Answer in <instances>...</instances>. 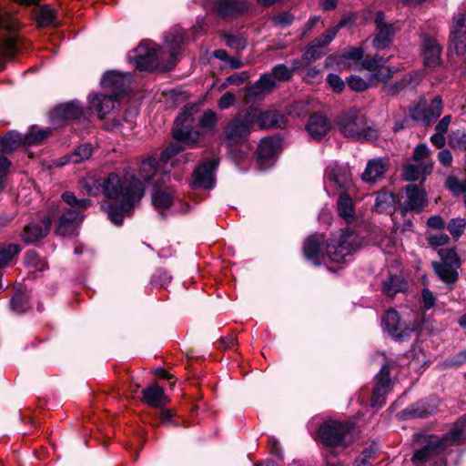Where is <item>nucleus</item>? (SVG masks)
Segmentation results:
<instances>
[{"label": "nucleus", "instance_id": "obj_38", "mask_svg": "<svg viewBox=\"0 0 466 466\" xmlns=\"http://www.w3.org/2000/svg\"><path fill=\"white\" fill-rule=\"evenodd\" d=\"M91 155L92 147L89 145H82L76 148L73 153L65 157L66 161L62 162L61 165L66 163L78 164L90 158Z\"/></svg>", "mask_w": 466, "mask_h": 466}, {"label": "nucleus", "instance_id": "obj_29", "mask_svg": "<svg viewBox=\"0 0 466 466\" xmlns=\"http://www.w3.org/2000/svg\"><path fill=\"white\" fill-rule=\"evenodd\" d=\"M432 171L431 162L421 164H408L403 169V178L407 181L425 180L426 177Z\"/></svg>", "mask_w": 466, "mask_h": 466}, {"label": "nucleus", "instance_id": "obj_13", "mask_svg": "<svg viewBox=\"0 0 466 466\" xmlns=\"http://www.w3.org/2000/svg\"><path fill=\"white\" fill-rule=\"evenodd\" d=\"M427 194L421 186L410 184L405 187V199L400 204L402 213L420 212L427 205Z\"/></svg>", "mask_w": 466, "mask_h": 466}, {"label": "nucleus", "instance_id": "obj_17", "mask_svg": "<svg viewBox=\"0 0 466 466\" xmlns=\"http://www.w3.org/2000/svg\"><path fill=\"white\" fill-rule=\"evenodd\" d=\"M217 166V160H209L199 166L194 172V185L202 188H211L214 186V171Z\"/></svg>", "mask_w": 466, "mask_h": 466}, {"label": "nucleus", "instance_id": "obj_63", "mask_svg": "<svg viewBox=\"0 0 466 466\" xmlns=\"http://www.w3.org/2000/svg\"><path fill=\"white\" fill-rule=\"evenodd\" d=\"M464 185H465V182L461 184L456 177H450L446 180L447 187L450 190H451L454 194H458L461 192L463 193L462 188H463Z\"/></svg>", "mask_w": 466, "mask_h": 466}, {"label": "nucleus", "instance_id": "obj_22", "mask_svg": "<svg viewBox=\"0 0 466 466\" xmlns=\"http://www.w3.org/2000/svg\"><path fill=\"white\" fill-rule=\"evenodd\" d=\"M213 10L220 16L227 17L243 12L246 0H211Z\"/></svg>", "mask_w": 466, "mask_h": 466}, {"label": "nucleus", "instance_id": "obj_5", "mask_svg": "<svg viewBox=\"0 0 466 466\" xmlns=\"http://www.w3.org/2000/svg\"><path fill=\"white\" fill-rule=\"evenodd\" d=\"M254 112L246 110L238 113L224 127L223 140L230 152L248 142V137L254 129L252 124V119L255 117Z\"/></svg>", "mask_w": 466, "mask_h": 466}, {"label": "nucleus", "instance_id": "obj_47", "mask_svg": "<svg viewBox=\"0 0 466 466\" xmlns=\"http://www.w3.org/2000/svg\"><path fill=\"white\" fill-rule=\"evenodd\" d=\"M388 61L387 59H383L381 56H375L373 57H367L361 61L360 66H357V69H366L370 72H376V70L380 67V64H385Z\"/></svg>", "mask_w": 466, "mask_h": 466}, {"label": "nucleus", "instance_id": "obj_33", "mask_svg": "<svg viewBox=\"0 0 466 466\" xmlns=\"http://www.w3.org/2000/svg\"><path fill=\"white\" fill-rule=\"evenodd\" d=\"M432 267L439 278L447 284L454 283L458 279L459 267L451 264L432 262Z\"/></svg>", "mask_w": 466, "mask_h": 466}, {"label": "nucleus", "instance_id": "obj_50", "mask_svg": "<svg viewBox=\"0 0 466 466\" xmlns=\"http://www.w3.org/2000/svg\"><path fill=\"white\" fill-rule=\"evenodd\" d=\"M137 52H138V55H137V58L136 64H137V66L138 68L144 69L147 66L152 64L153 57L156 55L155 49H150L147 52V54L146 55V54H144V47L143 46H139Z\"/></svg>", "mask_w": 466, "mask_h": 466}, {"label": "nucleus", "instance_id": "obj_31", "mask_svg": "<svg viewBox=\"0 0 466 466\" xmlns=\"http://www.w3.org/2000/svg\"><path fill=\"white\" fill-rule=\"evenodd\" d=\"M395 203L396 196L387 189H382L376 194L374 208L380 213L391 212Z\"/></svg>", "mask_w": 466, "mask_h": 466}, {"label": "nucleus", "instance_id": "obj_40", "mask_svg": "<svg viewBox=\"0 0 466 466\" xmlns=\"http://www.w3.org/2000/svg\"><path fill=\"white\" fill-rule=\"evenodd\" d=\"M298 68H299L298 62H294L292 68H289L287 66H285L283 64H279V65L276 66L275 67H273L271 74H268V75L273 78V80L275 82H276V80L287 81L292 76L294 71L297 70Z\"/></svg>", "mask_w": 466, "mask_h": 466}, {"label": "nucleus", "instance_id": "obj_54", "mask_svg": "<svg viewBox=\"0 0 466 466\" xmlns=\"http://www.w3.org/2000/svg\"><path fill=\"white\" fill-rule=\"evenodd\" d=\"M439 255L441 258L440 263L451 264L457 267L460 266L459 258L453 248H441Z\"/></svg>", "mask_w": 466, "mask_h": 466}, {"label": "nucleus", "instance_id": "obj_39", "mask_svg": "<svg viewBox=\"0 0 466 466\" xmlns=\"http://www.w3.org/2000/svg\"><path fill=\"white\" fill-rule=\"evenodd\" d=\"M157 161L155 158L144 159L139 167V176L146 182H151L155 176H157Z\"/></svg>", "mask_w": 466, "mask_h": 466}, {"label": "nucleus", "instance_id": "obj_19", "mask_svg": "<svg viewBox=\"0 0 466 466\" xmlns=\"http://www.w3.org/2000/svg\"><path fill=\"white\" fill-rule=\"evenodd\" d=\"M278 144V140L273 137H267L260 141L258 147V160L263 168L273 164Z\"/></svg>", "mask_w": 466, "mask_h": 466}, {"label": "nucleus", "instance_id": "obj_12", "mask_svg": "<svg viewBox=\"0 0 466 466\" xmlns=\"http://www.w3.org/2000/svg\"><path fill=\"white\" fill-rule=\"evenodd\" d=\"M374 23L376 25V34L372 41L373 46L378 50H382L388 47L391 43L398 27L395 24L388 23L381 11H378L374 14Z\"/></svg>", "mask_w": 466, "mask_h": 466}, {"label": "nucleus", "instance_id": "obj_10", "mask_svg": "<svg viewBox=\"0 0 466 466\" xmlns=\"http://www.w3.org/2000/svg\"><path fill=\"white\" fill-rule=\"evenodd\" d=\"M16 20L0 11V59H11L16 52Z\"/></svg>", "mask_w": 466, "mask_h": 466}, {"label": "nucleus", "instance_id": "obj_41", "mask_svg": "<svg viewBox=\"0 0 466 466\" xmlns=\"http://www.w3.org/2000/svg\"><path fill=\"white\" fill-rule=\"evenodd\" d=\"M420 80V73H412L405 76L400 83H396L393 86H385V90L388 94L395 95L405 86L412 84H417Z\"/></svg>", "mask_w": 466, "mask_h": 466}, {"label": "nucleus", "instance_id": "obj_25", "mask_svg": "<svg viewBox=\"0 0 466 466\" xmlns=\"http://www.w3.org/2000/svg\"><path fill=\"white\" fill-rule=\"evenodd\" d=\"M306 128L312 138L319 140L329 132L330 124L325 116L316 114L310 116Z\"/></svg>", "mask_w": 466, "mask_h": 466}, {"label": "nucleus", "instance_id": "obj_37", "mask_svg": "<svg viewBox=\"0 0 466 466\" xmlns=\"http://www.w3.org/2000/svg\"><path fill=\"white\" fill-rule=\"evenodd\" d=\"M337 208L339 217L344 218L347 222H350L355 215L352 199L347 194H340Z\"/></svg>", "mask_w": 466, "mask_h": 466}, {"label": "nucleus", "instance_id": "obj_20", "mask_svg": "<svg viewBox=\"0 0 466 466\" xmlns=\"http://www.w3.org/2000/svg\"><path fill=\"white\" fill-rule=\"evenodd\" d=\"M50 226L51 220L48 218H45L39 222L28 224L24 229V241L32 243L45 238L50 229Z\"/></svg>", "mask_w": 466, "mask_h": 466}, {"label": "nucleus", "instance_id": "obj_34", "mask_svg": "<svg viewBox=\"0 0 466 466\" xmlns=\"http://www.w3.org/2000/svg\"><path fill=\"white\" fill-rule=\"evenodd\" d=\"M143 397L145 401L152 407H160L166 400L164 389L157 385H152L145 389Z\"/></svg>", "mask_w": 466, "mask_h": 466}, {"label": "nucleus", "instance_id": "obj_42", "mask_svg": "<svg viewBox=\"0 0 466 466\" xmlns=\"http://www.w3.org/2000/svg\"><path fill=\"white\" fill-rule=\"evenodd\" d=\"M50 134L51 130L49 128L39 129L34 127L24 137V144L27 146L37 145L49 137Z\"/></svg>", "mask_w": 466, "mask_h": 466}, {"label": "nucleus", "instance_id": "obj_28", "mask_svg": "<svg viewBox=\"0 0 466 466\" xmlns=\"http://www.w3.org/2000/svg\"><path fill=\"white\" fill-rule=\"evenodd\" d=\"M387 169L388 164L384 159H371L368 162L366 168L362 173V180L365 182H375L383 177Z\"/></svg>", "mask_w": 466, "mask_h": 466}, {"label": "nucleus", "instance_id": "obj_60", "mask_svg": "<svg viewBox=\"0 0 466 466\" xmlns=\"http://www.w3.org/2000/svg\"><path fill=\"white\" fill-rule=\"evenodd\" d=\"M430 156V149L426 144H419L413 151V159L416 162L423 160Z\"/></svg>", "mask_w": 466, "mask_h": 466}, {"label": "nucleus", "instance_id": "obj_27", "mask_svg": "<svg viewBox=\"0 0 466 466\" xmlns=\"http://www.w3.org/2000/svg\"><path fill=\"white\" fill-rule=\"evenodd\" d=\"M276 86V83L269 75H263L254 85L247 89V97L259 99L265 94L270 92Z\"/></svg>", "mask_w": 466, "mask_h": 466}, {"label": "nucleus", "instance_id": "obj_51", "mask_svg": "<svg viewBox=\"0 0 466 466\" xmlns=\"http://www.w3.org/2000/svg\"><path fill=\"white\" fill-rule=\"evenodd\" d=\"M347 83L352 90L358 92L365 91L372 85V81H370V79L366 81L359 76H351L348 78Z\"/></svg>", "mask_w": 466, "mask_h": 466}, {"label": "nucleus", "instance_id": "obj_46", "mask_svg": "<svg viewBox=\"0 0 466 466\" xmlns=\"http://www.w3.org/2000/svg\"><path fill=\"white\" fill-rule=\"evenodd\" d=\"M55 11L48 6H42L37 15V22L41 26L55 25Z\"/></svg>", "mask_w": 466, "mask_h": 466}, {"label": "nucleus", "instance_id": "obj_9", "mask_svg": "<svg viewBox=\"0 0 466 466\" xmlns=\"http://www.w3.org/2000/svg\"><path fill=\"white\" fill-rule=\"evenodd\" d=\"M360 246L359 236L353 231H341L334 235L327 245V255L334 263H342L346 257L355 252Z\"/></svg>", "mask_w": 466, "mask_h": 466}, {"label": "nucleus", "instance_id": "obj_48", "mask_svg": "<svg viewBox=\"0 0 466 466\" xmlns=\"http://www.w3.org/2000/svg\"><path fill=\"white\" fill-rule=\"evenodd\" d=\"M397 72V68L390 67L384 66V64H380V67L376 70L373 75V77L370 78V81H379V82H386L390 80L394 74Z\"/></svg>", "mask_w": 466, "mask_h": 466}, {"label": "nucleus", "instance_id": "obj_6", "mask_svg": "<svg viewBox=\"0 0 466 466\" xmlns=\"http://www.w3.org/2000/svg\"><path fill=\"white\" fill-rule=\"evenodd\" d=\"M466 442V416L460 419L445 438L431 436L427 445L414 453L413 461H422L431 452H438L447 449L451 445Z\"/></svg>", "mask_w": 466, "mask_h": 466}, {"label": "nucleus", "instance_id": "obj_61", "mask_svg": "<svg viewBox=\"0 0 466 466\" xmlns=\"http://www.w3.org/2000/svg\"><path fill=\"white\" fill-rule=\"evenodd\" d=\"M327 80L334 92L339 93L345 86L343 80L335 74H329Z\"/></svg>", "mask_w": 466, "mask_h": 466}, {"label": "nucleus", "instance_id": "obj_16", "mask_svg": "<svg viewBox=\"0 0 466 466\" xmlns=\"http://www.w3.org/2000/svg\"><path fill=\"white\" fill-rule=\"evenodd\" d=\"M382 325L391 335L400 339L407 335L408 330H415L420 327L419 324H414L411 328L404 329L398 312L393 309H389L385 313L382 319Z\"/></svg>", "mask_w": 466, "mask_h": 466}, {"label": "nucleus", "instance_id": "obj_24", "mask_svg": "<svg viewBox=\"0 0 466 466\" xmlns=\"http://www.w3.org/2000/svg\"><path fill=\"white\" fill-rule=\"evenodd\" d=\"M326 177L341 189H348L351 185L350 170L344 167L329 166L326 170Z\"/></svg>", "mask_w": 466, "mask_h": 466}, {"label": "nucleus", "instance_id": "obj_3", "mask_svg": "<svg viewBox=\"0 0 466 466\" xmlns=\"http://www.w3.org/2000/svg\"><path fill=\"white\" fill-rule=\"evenodd\" d=\"M193 122L192 114L186 107L175 120L172 135L176 142L170 144L161 153L160 158L163 162H167L175 155L184 150L182 144L192 147L198 141L200 134L198 130L191 128Z\"/></svg>", "mask_w": 466, "mask_h": 466}, {"label": "nucleus", "instance_id": "obj_59", "mask_svg": "<svg viewBox=\"0 0 466 466\" xmlns=\"http://www.w3.org/2000/svg\"><path fill=\"white\" fill-rule=\"evenodd\" d=\"M449 239L448 235L444 233L432 234L428 238L429 244L432 247L443 246L448 243Z\"/></svg>", "mask_w": 466, "mask_h": 466}, {"label": "nucleus", "instance_id": "obj_32", "mask_svg": "<svg viewBox=\"0 0 466 466\" xmlns=\"http://www.w3.org/2000/svg\"><path fill=\"white\" fill-rule=\"evenodd\" d=\"M55 114L60 118H74L78 120L84 116L82 106L76 101L58 106L55 109Z\"/></svg>", "mask_w": 466, "mask_h": 466}, {"label": "nucleus", "instance_id": "obj_2", "mask_svg": "<svg viewBox=\"0 0 466 466\" xmlns=\"http://www.w3.org/2000/svg\"><path fill=\"white\" fill-rule=\"evenodd\" d=\"M193 122L192 114L186 107L175 120L172 135L176 142L170 144L161 153L160 158L163 162H167L175 155L184 150L182 144L192 147L198 141L200 134L198 130L191 128Z\"/></svg>", "mask_w": 466, "mask_h": 466}, {"label": "nucleus", "instance_id": "obj_36", "mask_svg": "<svg viewBox=\"0 0 466 466\" xmlns=\"http://www.w3.org/2000/svg\"><path fill=\"white\" fill-rule=\"evenodd\" d=\"M21 144H24V137L15 131H11L0 138V150L9 153L15 150Z\"/></svg>", "mask_w": 466, "mask_h": 466}, {"label": "nucleus", "instance_id": "obj_56", "mask_svg": "<svg viewBox=\"0 0 466 466\" xmlns=\"http://www.w3.org/2000/svg\"><path fill=\"white\" fill-rule=\"evenodd\" d=\"M249 78V74L247 71H242L240 73H236L232 76H229L226 78V83L222 86V87H226L227 85H235L239 86L246 82Z\"/></svg>", "mask_w": 466, "mask_h": 466}, {"label": "nucleus", "instance_id": "obj_49", "mask_svg": "<svg viewBox=\"0 0 466 466\" xmlns=\"http://www.w3.org/2000/svg\"><path fill=\"white\" fill-rule=\"evenodd\" d=\"M218 121V116L213 110L205 111L200 116L198 123L204 129H213Z\"/></svg>", "mask_w": 466, "mask_h": 466}, {"label": "nucleus", "instance_id": "obj_64", "mask_svg": "<svg viewBox=\"0 0 466 466\" xmlns=\"http://www.w3.org/2000/svg\"><path fill=\"white\" fill-rule=\"evenodd\" d=\"M422 302L426 309H431L435 304V297L433 296L432 292L428 289H424L422 290Z\"/></svg>", "mask_w": 466, "mask_h": 466}, {"label": "nucleus", "instance_id": "obj_7", "mask_svg": "<svg viewBox=\"0 0 466 466\" xmlns=\"http://www.w3.org/2000/svg\"><path fill=\"white\" fill-rule=\"evenodd\" d=\"M317 438L328 447L345 449L354 441L355 436L351 425L329 420L319 427Z\"/></svg>", "mask_w": 466, "mask_h": 466}, {"label": "nucleus", "instance_id": "obj_57", "mask_svg": "<svg viewBox=\"0 0 466 466\" xmlns=\"http://www.w3.org/2000/svg\"><path fill=\"white\" fill-rule=\"evenodd\" d=\"M364 56V51L361 47H350L342 56V59H350L360 62Z\"/></svg>", "mask_w": 466, "mask_h": 466}, {"label": "nucleus", "instance_id": "obj_14", "mask_svg": "<svg viewBox=\"0 0 466 466\" xmlns=\"http://www.w3.org/2000/svg\"><path fill=\"white\" fill-rule=\"evenodd\" d=\"M247 111H255L252 119L253 126L257 123L260 128L285 127L287 120L285 116L276 110L261 111L256 107H249Z\"/></svg>", "mask_w": 466, "mask_h": 466}, {"label": "nucleus", "instance_id": "obj_21", "mask_svg": "<svg viewBox=\"0 0 466 466\" xmlns=\"http://www.w3.org/2000/svg\"><path fill=\"white\" fill-rule=\"evenodd\" d=\"M131 79L129 73L122 74L117 71H110L103 76L101 84L104 87L120 92L129 86Z\"/></svg>", "mask_w": 466, "mask_h": 466}, {"label": "nucleus", "instance_id": "obj_4", "mask_svg": "<svg viewBox=\"0 0 466 466\" xmlns=\"http://www.w3.org/2000/svg\"><path fill=\"white\" fill-rule=\"evenodd\" d=\"M336 125L339 131L348 138L370 140L378 137L377 130L356 108H350L341 114L337 118Z\"/></svg>", "mask_w": 466, "mask_h": 466}, {"label": "nucleus", "instance_id": "obj_53", "mask_svg": "<svg viewBox=\"0 0 466 466\" xmlns=\"http://www.w3.org/2000/svg\"><path fill=\"white\" fill-rule=\"evenodd\" d=\"M25 262L28 267L35 268L38 270H44L46 268V262L41 260L37 253L33 250L26 252Z\"/></svg>", "mask_w": 466, "mask_h": 466}, {"label": "nucleus", "instance_id": "obj_8", "mask_svg": "<svg viewBox=\"0 0 466 466\" xmlns=\"http://www.w3.org/2000/svg\"><path fill=\"white\" fill-rule=\"evenodd\" d=\"M62 198L70 208L60 218L56 232L61 236H67L73 234L79 227L84 218L82 212L90 206V201L86 198L77 199L71 192L64 193Z\"/></svg>", "mask_w": 466, "mask_h": 466}, {"label": "nucleus", "instance_id": "obj_18", "mask_svg": "<svg viewBox=\"0 0 466 466\" xmlns=\"http://www.w3.org/2000/svg\"><path fill=\"white\" fill-rule=\"evenodd\" d=\"M390 384V370L387 365L382 366L376 376V384L372 391L371 405L373 407H381L384 403L380 399L382 398L389 390Z\"/></svg>", "mask_w": 466, "mask_h": 466}, {"label": "nucleus", "instance_id": "obj_30", "mask_svg": "<svg viewBox=\"0 0 466 466\" xmlns=\"http://www.w3.org/2000/svg\"><path fill=\"white\" fill-rule=\"evenodd\" d=\"M116 96L96 95L90 101L91 107L95 109L99 117H104L110 113L116 105Z\"/></svg>", "mask_w": 466, "mask_h": 466}, {"label": "nucleus", "instance_id": "obj_1", "mask_svg": "<svg viewBox=\"0 0 466 466\" xmlns=\"http://www.w3.org/2000/svg\"><path fill=\"white\" fill-rule=\"evenodd\" d=\"M82 187L89 195L98 196L103 193L106 198L116 199L119 203V207L111 205L107 209L109 219L116 225L123 221L125 214L129 212L144 195L143 184L128 173L123 177L116 173H111L104 178L87 177L82 180Z\"/></svg>", "mask_w": 466, "mask_h": 466}, {"label": "nucleus", "instance_id": "obj_43", "mask_svg": "<svg viewBox=\"0 0 466 466\" xmlns=\"http://www.w3.org/2000/svg\"><path fill=\"white\" fill-rule=\"evenodd\" d=\"M350 20H351L350 17L342 18L339 22L338 25L328 29L321 36H319L318 39H316L315 42L318 44L319 46H322V47L329 45L333 40V38L336 36L339 29L342 26H345Z\"/></svg>", "mask_w": 466, "mask_h": 466}, {"label": "nucleus", "instance_id": "obj_26", "mask_svg": "<svg viewBox=\"0 0 466 466\" xmlns=\"http://www.w3.org/2000/svg\"><path fill=\"white\" fill-rule=\"evenodd\" d=\"M441 47L436 40L424 38L422 44V56L427 66H436L441 61Z\"/></svg>", "mask_w": 466, "mask_h": 466}, {"label": "nucleus", "instance_id": "obj_45", "mask_svg": "<svg viewBox=\"0 0 466 466\" xmlns=\"http://www.w3.org/2000/svg\"><path fill=\"white\" fill-rule=\"evenodd\" d=\"M19 251L20 248L15 244L0 246V267L6 265L15 255L19 253Z\"/></svg>", "mask_w": 466, "mask_h": 466}, {"label": "nucleus", "instance_id": "obj_58", "mask_svg": "<svg viewBox=\"0 0 466 466\" xmlns=\"http://www.w3.org/2000/svg\"><path fill=\"white\" fill-rule=\"evenodd\" d=\"M225 39L227 46L229 47L235 48L237 50H240L245 47V40L240 36L226 35Z\"/></svg>", "mask_w": 466, "mask_h": 466}, {"label": "nucleus", "instance_id": "obj_44", "mask_svg": "<svg viewBox=\"0 0 466 466\" xmlns=\"http://www.w3.org/2000/svg\"><path fill=\"white\" fill-rule=\"evenodd\" d=\"M172 198L170 190H157L152 197V202L156 208H168L172 204Z\"/></svg>", "mask_w": 466, "mask_h": 466}, {"label": "nucleus", "instance_id": "obj_15", "mask_svg": "<svg viewBox=\"0 0 466 466\" xmlns=\"http://www.w3.org/2000/svg\"><path fill=\"white\" fill-rule=\"evenodd\" d=\"M451 41L457 54L464 53L466 50V19L464 14H458L454 16L451 29Z\"/></svg>", "mask_w": 466, "mask_h": 466}, {"label": "nucleus", "instance_id": "obj_55", "mask_svg": "<svg viewBox=\"0 0 466 466\" xmlns=\"http://www.w3.org/2000/svg\"><path fill=\"white\" fill-rule=\"evenodd\" d=\"M28 299L25 293H16L11 300V307L16 312H23L25 310V305Z\"/></svg>", "mask_w": 466, "mask_h": 466}, {"label": "nucleus", "instance_id": "obj_62", "mask_svg": "<svg viewBox=\"0 0 466 466\" xmlns=\"http://www.w3.org/2000/svg\"><path fill=\"white\" fill-rule=\"evenodd\" d=\"M236 101V96L231 92H226L223 94V96L219 98L218 102V106L220 109H227L230 107Z\"/></svg>", "mask_w": 466, "mask_h": 466}, {"label": "nucleus", "instance_id": "obj_52", "mask_svg": "<svg viewBox=\"0 0 466 466\" xmlns=\"http://www.w3.org/2000/svg\"><path fill=\"white\" fill-rule=\"evenodd\" d=\"M465 227V219L461 218H452L449 222L447 228L449 229L450 233L452 235L454 238H458L463 233Z\"/></svg>", "mask_w": 466, "mask_h": 466}, {"label": "nucleus", "instance_id": "obj_23", "mask_svg": "<svg viewBox=\"0 0 466 466\" xmlns=\"http://www.w3.org/2000/svg\"><path fill=\"white\" fill-rule=\"evenodd\" d=\"M323 244V237L321 235H311L304 243L303 252L305 257L311 260L314 264H319L323 258L321 245Z\"/></svg>", "mask_w": 466, "mask_h": 466}, {"label": "nucleus", "instance_id": "obj_11", "mask_svg": "<svg viewBox=\"0 0 466 466\" xmlns=\"http://www.w3.org/2000/svg\"><path fill=\"white\" fill-rule=\"evenodd\" d=\"M442 112V100L441 96H435L428 105L421 99L411 110V117L426 126L433 123Z\"/></svg>", "mask_w": 466, "mask_h": 466}, {"label": "nucleus", "instance_id": "obj_35", "mask_svg": "<svg viewBox=\"0 0 466 466\" xmlns=\"http://www.w3.org/2000/svg\"><path fill=\"white\" fill-rule=\"evenodd\" d=\"M406 288L407 283L400 276H390L382 283L383 292L390 297H393L399 292H403Z\"/></svg>", "mask_w": 466, "mask_h": 466}]
</instances>
